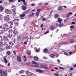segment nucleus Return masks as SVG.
Here are the masks:
<instances>
[{
	"label": "nucleus",
	"instance_id": "1",
	"mask_svg": "<svg viewBox=\"0 0 76 76\" xmlns=\"http://www.w3.org/2000/svg\"><path fill=\"white\" fill-rule=\"evenodd\" d=\"M2 29L4 30V31H7V30H8L10 28H8L9 27V26L7 25V24L6 23H2Z\"/></svg>",
	"mask_w": 76,
	"mask_h": 76
},
{
	"label": "nucleus",
	"instance_id": "2",
	"mask_svg": "<svg viewBox=\"0 0 76 76\" xmlns=\"http://www.w3.org/2000/svg\"><path fill=\"white\" fill-rule=\"evenodd\" d=\"M9 34L7 35V36L9 37V38L12 37V35H13V34H12V31L11 30H10L9 31Z\"/></svg>",
	"mask_w": 76,
	"mask_h": 76
},
{
	"label": "nucleus",
	"instance_id": "3",
	"mask_svg": "<svg viewBox=\"0 0 76 76\" xmlns=\"http://www.w3.org/2000/svg\"><path fill=\"white\" fill-rule=\"evenodd\" d=\"M5 12L7 14H9H9H11V13H12V11L7 9H6L5 10Z\"/></svg>",
	"mask_w": 76,
	"mask_h": 76
},
{
	"label": "nucleus",
	"instance_id": "4",
	"mask_svg": "<svg viewBox=\"0 0 76 76\" xmlns=\"http://www.w3.org/2000/svg\"><path fill=\"white\" fill-rule=\"evenodd\" d=\"M4 20H6V22H9L10 20V18H9V16L8 15V16L5 17L4 18Z\"/></svg>",
	"mask_w": 76,
	"mask_h": 76
},
{
	"label": "nucleus",
	"instance_id": "5",
	"mask_svg": "<svg viewBox=\"0 0 76 76\" xmlns=\"http://www.w3.org/2000/svg\"><path fill=\"white\" fill-rule=\"evenodd\" d=\"M36 71L37 72H38V73H44V71L43 70H41L40 69H36Z\"/></svg>",
	"mask_w": 76,
	"mask_h": 76
},
{
	"label": "nucleus",
	"instance_id": "6",
	"mask_svg": "<svg viewBox=\"0 0 76 76\" xmlns=\"http://www.w3.org/2000/svg\"><path fill=\"white\" fill-rule=\"evenodd\" d=\"M1 76H7V72L6 71H4L1 74Z\"/></svg>",
	"mask_w": 76,
	"mask_h": 76
},
{
	"label": "nucleus",
	"instance_id": "7",
	"mask_svg": "<svg viewBox=\"0 0 76 76\" xmlns=\"http://www.w3.org/2000/svg\"><path fill=\"white\" fill-rule=\"evenodd\" d=\"M17 59L19 63H20V62L22 61V59L20 56H18L17 57Z\"/></svg>",
	"mask_w": 76,
	"mask_h": 76
},
{
	"label": "nucleus",
	"instance_id": "8",
	"mask_svg": "<svg viewBox=\"0 0 76 76\" xmlns=\"http://www.w3.org/2000/svg\"><path fill=\"white\" fill-rule=\"evenodd\" d=\"M16 20H17V19H14V20H12V22H13L14 23V24H16V25H18V22H16Z\"/></svg>",
	"mask_w": 76,
	"mask_h": 76
},
{
	"label": "nucleus",
	"instance_id": "9",
	"mask_svg": "<svg viewBox=\"0 0 76 76\" xmlns=\"http://www.w3.org/2000/svg\"><path fill=\"white\" fill-rule=\"evenodd\" d=\"M73 13L72 12H69L68 14L66 16V18H67L68 17H70V15H72Z\"/></svg>",
	"mask_w": 76,
	"mask_h": 76
},
{
	"label": "nucleus",
	"instance_id": "10",
	"mask_svg": "<svg viewBox=\"0 0 76 76\" xmlns=\"http://www.w3.org/2000/svg\"><path fill=\"white\" fill-rule=\"evenodd\" d=\"M58 11H61V10H63V9L62 8V7L60 6H59L58 7Z\"/></svg>",
	"mask_w": 76,
	"mask_h": 76
},
{
	"label": "nucleus",
	"instance_id": "11",
	"mask_svg": "<svg viewBox=\"0 0 76 76\" xmlns=\"http://www.w3.org/2000/svg\"><path fill=\"white\" fill-rule=\"evenodd\" d=\"M18 30L16 29L14 30L13 31V34H14L15 35H16V34H18Z\"/></svg>",
	"mask_w": 76,
	"mask_h": 76
},
{
	"label": "nucleus",
	"instance_id": "12",
	"mask_svg": "<svg viewBox=\"0 0 76 76\" xmlns=\"http://www.w3.org/2000/svg\"><path fill=\"white\" fill-rule=\"evenodd\" d=\"M25 16V14L24 13L23 14H20V18H23Z\"/></svg>",
	"mask_w": 76,
	"mask_h": 76
},
{
	"label": "nucleus",
	"instance_id": "13",
	"mask_svg": "<svg viewBox=\"0 0 76 76\" xmlns=\"http://www.w3.org/2000/svg\"><path fill=\"white\" fill-rule=\"evenodd\" d=\"M22 9L23 10H26V7L25 6H24L22 7Z\"/></svg>",
	"mask_w": 76,
	"mask_h": 76
},
{
	"label": "nucleus",
	"instance_id": "14",
	"mask_svg": "<svg viewBox=\"0 0 76 76\" xmlns=\"http://www.w3.org/2000/svg\"><path fill=\"white\" fill-rule=\"evenodd\" d=\"M38 57H35L34 58V59L35 60V61H38Z\"/></svg>",
	"mask_w": 76,
	"mask_h": 76
},
{
	"label": "nucleus",
	"instance_id": "15",
	"mask_svg": "<svg viewBox=\"0 0 76 76\" xmlns=\"http://www.w3.org/2000/svg\"><path fill=\"white\" fill-rule=\"evenodd\" d=\"M32 64H37V65H39V64L35 61H33L32 62Z\"/></svg>",
	"mask_w": 76,
	"mask_h": 76
},
{
	"label": "nucleus",
	"instance_id": "16",
	"mask_svg": "<svg viewBox=\"0 0 76 76\" xmlns=\"http://www.w3.org/2000/svg\"><path fill=\"white\" fill-rule=\"evenodd\" d=\"M27 54L28 55V56H30L31 54V51L28 50L27 52Z\"/></svg>",
	"mask_w": 76,
	"mask_h": 76
},
{
	"label": "nucleus",
	"instance_id": "17",
	"mask_svg": "<svg viewBox=\"0 0 76 76\" xmlns=\"http://www.w3.org/2000/svg\"><path fill=\"white\" fill-rule=\"evenodd\" d=\"M25 72V70H21V71L19 72V73L20 74H22V73H23Z\"/></svg>",
	"mask_w": 76,
	"mask_h": 76
},
{
	"label": "nucleus",
	"instance_id": "18",
	"mask_svg": "<svg viewBox=\"0 0 76 76\" xmlns=\"http://www.w3.org/2000/svg\"><path fill=\"white\" fill-rule=\"evenodd\" d=\"M58 16H59V15H58V14H56L54 15V17L55 18H57L58 17Z\"/></svg>",
	"mask_w": 76,
	"mask_h": 76
},
{
	"label": "nucleus",
	"instance_id": "19",
	"mask_svg": "<svg viewBox=\"0 0 76 76\" xmlns=\"http://www.w3.org/2000/svg\"><path fill=\"white\" fill-rule=\"evenodd\" d=\"M20 38H21V36H20V35H18L17 36V39H20Z\"/></svg>",
	"mask_w": 76,
	"mask_h": 76
},
{
	"label": "nucleus",
	"instance_id": "20",
	"mask_svg": "<svg viewBox=\"0 0 76 76\" xmlns=\"http://www.w3.org/2000/svg\"><path fill=\"white\" fill-rule=\"evenodd\" d=\"M34 16V13L33 12L32 13V14L31 15H29V17L30 18H31V16Z\"/></svg>",
	"mask_w": 76,
	"mask_h": 76
},
{
	"label": "nucleus",
	"instance_id": "21",
	"mask_svg": "<svg viewBox=\"0 0 76 76\" xmlns=\"http://www.w3.org/2000/svg\"><path fill=\"white\" fill-rule=\"evenodd\" d=\"M28 38V36H26L25 37H24L23 38V39H27Z\"/></svg>",
	"mask_w": 76,
	"mask_h": 76
},
{
	"label": "nucleus",
	"instance_id": "22",
	"mask_svg": "<svg viewBox=\"0 0 76 76\" xmlns=\"http://www.w3.org/2000/svg\"><path fill=\"white\" fill-rule=\"evenodd\" d=\"M5 39H1V42H2V44H3L4 41H5Z\"/></svg>",
	"mask_w": 76,
	"mask_h": 76
},
{
	"label": "nucleus",
	"instance_id": "23",
	"mask_svg": "<svg viewBox=\"0 0 76 76\" xmlns=\"http://www.w3.org/2000/svg\"><path fill=\"white\" fill-rule=\"evenodd\" d=\"M0 10L1 11H3V7L1 6H0Z\"/></svg>",
	"mask_w": 76,
	"mask_h": 76
},
{
	"label": "nucleus",
	"instance_id": "24",
	"mask_svg": "<svg viewBox=\"0 0 76 76\" xmlns=\"http://www.w3.org/2000/svg\"><path fill=\"white\" fill-rule=\"evenodd\" d=\"M12 48V46H10V45H9V46H8V47H7V49H10V48L11 49Z\"/></svg>",
	"mask_w": 76,
	"mask_h": 76
},
{
	"label": "nucleus",
	"instance_id": "25",
	"mask_svg": "<svg viewBox=\"0 0 76 76\" xmlns=\"http://www.w3.org/2000/svg\"><path fill=\"white\" fill-rule=\"evenodd\" d=\"M4 61L5 63H7V59H6V58H4Z\"/></svg>",
	"mask_w": 76,
	"mask_h": 76
},
{
	"label": "nucleus",
	"instance_id": "26",
	"mask_svg": "<svg viewBox=\"0 0 76 76\" xmlns=\"http://www.w3.org/2000/svg\"><path fill=\"white\" fill-rule=\"evenodd\" d=\"M28 76H34V74L32 73H29Z\"/></svg>",
	"mask_w": 76,
	"mask_h": 76
},
{
	"label": "nucleus",
	"instance_id": "27",
	"mask_svg": "<svg viewBox=\"0 0 76 76\" xmlns=\"http://www.w3.org/2000/svg\"><path fill=\"white\" fill-rule=\"evenodd\" d=\"M44 51L45 53H47L48 52V50L47 49H45Z\"/></svg>",
	"mask_w": 76,
	"mask_h": 76
},
{
	"label": "nucleus",
	"instance_id": "28",
	"mask_svg": "<svg viewBox=\"0 0 76 76\" xmlns=\"http://www.w3.org/2000/svg\"><path fill=\"white\" fill-rule=\"evenodd\" d=\"M54 56H55V55L53 54H52L50 55V57H52V58H53Z\"/></svg>",
	"mask_w": 76,
	"mask_h": 76
},
{
	"label": "nucleus",
	"instance_id": "29",
	"mask_svg": "<svg viewBox=\"0 0 76 76\" xmlns=\"http://www.w3.org/2000/svg\"><path fill=\"white\" fill-rule=\"evenodd\" d=\"M58 22L59 23H61V19L60 18H59L58 19Z\"/></svg>",
	"mask_w": 76,
	"mask_h": 76
},
{
	"label": "nucleus",
	"instance_id": "30",
	"mask_svg": "<svg viewBox=\"0 0 76 76\" xmlns=\"http://www.w3.org/2000/svg\"><path fill=\"white\" fill-rule=\"evenodd\" d=\"M39 66V67H40L41 68H42L44 67V65H40Z\"/></svg>",
	"mask_w": 76,
	"mask_h": 76
},
{
	"label": "nucleus",
	"instance_id": "31",
	"mask_svg": "<svg viewBox=\"0 0 76 76\" xmlns=\"http://www.w3.org/2000/svg\"><path fill=\"white\" fill-rule=\"evenodd\" d=\"M9 23H10V25H13V22H12V21H11L10 22H9Z\"/></svg>",
	"mask_w": 76,
	"mask_h": 76
},
{
	"label": "nucleus",
	"instance_id": "32",
	"mask_svg": "<svg viewBox=\"0 0 76 76\" xmlns=\"http://www.w3.org/2000/svg\"><path fill=\"white\" fill-rule=\"evenodd\" d=\"M54 75L56 76H59L60 75L58 73H54Z\"/></svg>",
	"mask_w": 76,
	"mask_h": 76
},
{
	"label": "nucleus",
	"instance_id": "33",
	"mask_svg": "<svg viewBox=\"0 0 76 76\" xmlns=\"http://www.w3.org/2000/svg\"><path fill=\"white\" fill-rule=\"evenodd\" d=\"M7 54H8V55H10V51H8L7 53Z\"/></svg>",
	"mask_w": 76,
	"mask_h": 76
},
{
	"label": "nucleus",
	"instance_id": "34",
	"mask_svg": "<svg viewBox=\"0 0 76 76\" xmlns=\"http://www.w3.org/2000/svg\"><path fill=\"white\" fill-rule=\"evenodd\" d=\"M50 28L51 30H54V26H52Z\"/></svg>",
	"mask_w": 76,
	"mask_h": 76
},
{
	"label": "nucleus",
	"instance_id": "35",
	"mask_svg": "<svg viewBox=\"0 0 76 76\" xmlns=\"http://www.w3.org/2000/svg\"><path fill=\"white\" fill-rule=\"evenodd\" d=\"M2 34V31L0 30V38H1V37H2V36L0 35V34Z\"/></svg>",
	"mask_w": 76,
	"mask_h": 76
},
{
	"label": "nucleus",
	"instance_id": "36",
	"mask_svg": "<svg viewBox=\"0 0 76 76\" xmlns=\"http://www.w3.org/2000/svg\"><path fill=\"white\" fill-rule=\"evenodd\" d=\"M37 11L38 12H40L41 11V9H38L37 10Z\"/></svg>",
	"mask_w": 76,
	"mask_h": 76
},
{
	"label": "nucleus",
	"instance_id": "37",
	"mask_svg": "<svg viewBox=\"0 0 76 76\" xmlns=\"http://www.w3.org/2000/svg\"><path fill=\"white\" fill-rule=\"evenodd\" d=\"M36 15L37 16V17H38L39 16V13L38 12H36Z\"/></svg>",
	"mask_w": 76,
	"mask_h": 76
},
{
	"label": "nucleus",
	"instance_id": "38",
	"mask_svg": "<svg viewBox=\"0 0 76 76\" xmlns=\"http://www.w3.org/2000/svg\"><path fill=\"white\" fill-rule=\"evenodd\" d=\"M36 52L37 53H39V50L38 49H37L36 50Z\"/></svg>",
	"mask_w": 76,
	"mask_h": 76
},
{
	"label": "nucleus",
	"instance_id": "39",
	"mask_svg": "<svg viewBox=\"0 0 76 76\" xmlns=\"http://www.w3.org/2000/svg\"><path fill=\"white\" fill-rule=\"evenodd\" d=\"M35 3H33L31 4V6L32 7L35 6Z\"/></svg>",
	"mask_w": 76,
	"mask_h": 76
},
{
	"label": "nucleus",
	"instance_id": "40",
	"mask_svg": "<svg viewBox=\"0 0 76 76\" xmlns=\"http://www.w3.org/2000/svg\"><path fill=\"white\" fill-rule=\"evenodd\" d=\"M26 74H29V71H26Z\"/></svg>",
	"mask_w": 76,
	"mask_h": 76
},
{
	"label": "nucleus",
	"instance_id": "41",
	"mask_svg": "<svg viewBox=\"0 0 76 76\" xmlns=\"http://www.w3.org/2000/svg\"><path fill=\"white\" fill-rule=\"evenodd\" d=\"M42 20L43 21H44L45 20H46V18H43V19H42Z\"/></svg>",
	"mask_w": 76,
	"mask_h": 76
},
{
	"label": "nucleus",
	"instance_id": "42",
	"mask_svg": "<svg viewBox=\"0 0 76 76\" xmlns=\"http://www.w3.org/2000/svg\"><path fill=\"white\" fill-rule=\"evenodd\" d=\"M31 67H38V66L36 65H32Z\"/></svg>",
	"mask_w": 76,
	"mask_h": 76
},
{
	"label": "nucleus",
	"instance_id": "43",
	"mask_svg": "<svg viewBox=\"0 0 76 76\" xmlns=\"http://www.w3.org/2000/svg\"><path fill=\"white\" fill-rule=\"evenodd\" d=\"M8 47V44H7L5 46V48L7 49V47Z\"/></svg>",
	"mask_w": 76,
	"mask_h": 76
},
{
	"label": "nucleus",
	"instance_id": "44",
	"mask_svg": "<svg viewBox=\"0 0 76 76\" xmlns=\"http://www.w3.org/2000/svg\"><path fill=\"white\" fill-rule=\"evenodd\" d=\"M64 54L65 55H66V56H68V54H69L68 53H67L66 52H65L64 53Z\"/></svg>",
	"mask_w": 76,
	"mask_h": 76
},
{
	"label": "nucleus",
	"instance_id": "45",
	"mask_svg": "<svg viewBox=\"0 0 76 76\" xmlns=\"http://www.w3.org/2000/svg\"><path fill=\"white\" fill-rule=\"evenodd\" d=\"M44 68L46 69H48V67H47V66H44Z\"/></svg>",
	"mask_w": 76,
	"mask_h": 76
},
{
	"label": "nucleus",
	"instance_id": "46",
	"mask_svg": "<svg viewBox=\"0 0 76 76\" xmlns=\"http://www.w3.org/2000/svg\"><path fill=\"white\" fill-rule=\"evenodd\" d=\"M7 41H6V40H5L4 42V43L5 44H6V43H7Z\"/></svg>",
	"mask_w": 76,
	"mask_h": 76
},
{
	"label": "nucleus",
	"instance_id": "47",
	"mask_svg": "<svg viewBox=\"0 0 76 76\" xmlns=\"http://www.w3.org/2000/svg\"><path fill=\"white\" fill-rule=\"evenodd\" d=\"M42 2H40V3L38 4V6H39L40 5H42Z\"/></svg>",
	"mask_w": 76,
	"mask_h": 76
},
{
	"label": "nucleus",
	"instance_id": "48",
	"mask_svg": "<svg viewBox=\"0 0 76 76\" xmlns=\"http://www.w3.org/2000/svg\"><path fill=\"white\" fill-rule=\"evenodd\" d=\"M48 33H49V31H47L44 34H45V35H46V34H48Z\"/></svg>",
	"mask_w": 76,
	"mask_h": 76
},
{
	"label": "nucleus",
	"instance_id": "49",
	"mask_svg": "<svg viewBox=\"0 0 76 76\" xmlns=\"http://www.w3.org/2000/svg\"><path fill=\"white\" fill-rule=\"evenodd\" d=\"M74 27H75V26H70V28H74Z\"/></svg>",
	"mask_w": 76,
	"mask_h": 76
},
{
	"label": "nucleus",
	"instance_id": "50",
	"mask_svg": "<svg viewBox=\"0 0 76 76\" xmlns=\"http://www.w3.org/2000/svg\"><path fill=\"white\" fill-rule=\"evenodd\" d=\"M29 10H28L26 11V13H29Z\"/></svg>",
	"mask_w": 76,
	"mask_h": 76
},
{
	"label": "nucleus",
	"instance_id": "51",
	"mask_svg": "<svg viewBox=\"0 0 76 76\" xmlns=\"http://www.w3.org/2000/svg\"><path fill=\"white\" fill-rule=\"evenodd\" d=\"M8 72H9L10 73V72H11L12 70H11V69H9L8 70Z\"/></svg>",
	"mask_w": 76,
	"mask_h": 76
},
{
	"label": "nucleus",
	"instance_id": "52",
	"mask_svg": "<svg viewBox=\"0 0 76 76\" xmlns=\"http://www.w3.org/2000/svg\"><path fill=\"white\" fill-rule=\"evenodd\" d=\"M1 29H3V27H2V26L1 25L0 26V30Z\"/></svg>",
	"mask_w": 76,
	"mask_h": 76
},
{
	"label": "nucleus",
	"instance_id": "53",
	"mask_svg": "<svg viewBox=\"0 0 76 76\" xmlns=\"http://www.w3.org/2000/svg\"><path fill=\"white\" fill-rule=\"evenodd\" d=\"M54 69H56V70H58V68L57 67H54Z\"/></svg>",
	"mask_w": 76,
	"mask_h": 76
},
{
	"label": "nucleus",
	"instance_id": "54",
	"mask_svg": "<svg viewBox=\"0 0 76 76\" xmlns=\"http://www.w3.org/2000/svg\"><path fill=\"white\" fill-rule=\"evenodd\" d=\"M10 2L12 3V2H13V0H9Z\"/></svg>",
	"mask_w": 76,
	"mask_h": 76
},
{
	"label": "nucleus",
	"instance_id": "55",
	"mask_svg": "<svg viewBox=\"0 0 76 76\" xmlns=\"http://www.w3.org/2000/svg\"><path fill=\"white\" fill-rule=\"evenodd\" d=\"M44 26V25H43V24H42L40 26V27L41 28H42Z\"/></svg>",
	"mask_w": 76,
	"mask_h": 76
},
{
	"label": "nucleus",
	"instance_id": "56",
	"mask_svg": "<svg viewBox=\"0 0 76 76\" xmlns=\"http://www.w3.org/2000/svg\"><path fill=\"white\" fill-rule=\"evenodd\" d=\"M3 73V71L0 70V73H1H1Z\"/></svg>",
	"mask_w": 76,
	"mask_h": 76
},
{
	"label": "nucleus",
	"instance_id": "57",
	"mask_svg": "<svg viewBox=\"0 0 76 76\" xmlns=\"http://www.w3.org/2000/svg\"><path fill=\"white\" fill-rule=\"evenodd\" d=\"M72 25H75V22H72Z\"/></svg>",
	"mask_w": 76,
	"mask_h": 76
},
{
	"label": "nucleus",
	"instance_id": "58",
	"mask_svg": "<svg viewBox=\"0 0 76 76\" xmlns=\"http://www.w3.org/2000/svg\"><path fill=\"white\" fill-rule=\"evenodd\" d=\"M3 50V49L2 48H0V52H1Z\"/></svg>",
	"mask_w": 76,
	"mask_h": 76
},
{
	"label": "nucleus",
	"instance_id": "59",
	"mask_svg": "<svg viewBox=\"0 0 76 76\" xmlns=\"http://www.w3.org/2000/svg\"><path fill=\"white\" fill-rule=\"evenodd\" d=\"M24 58H25V60H24V61H26V56H24Z\"/></svg>",
	"mask_w": 76,
	"mask_h": 76
},
{
	"label": "nucleus",
	"instance_id": "60",
	"mask_svg": "<svg viewBox=\"0 0 76 76\" xmlns=\"http://www.w3.org/2000/svg\"><path fill=\"white\" fill-rule=\"evenodd\" d=\"M58 63H60V60L59 59H58L57 60Z\"/></svg>",
	"mask_w": 76,
	"mask_h": 76
},
{
	"label": "nucleus",
	"instance_id": "61",
	"mask_svg": "<svg viewBox=\"0 0 76 76\" xmlns=\"http://www.w3.org/2000/svg\"><path fill=\"white\" fill-rule=\"evenodd\" d=\"M12 42H10L9 43L10 45H12Z\"/></svg>",
	"mask_w": 76,
	"mask_h": 76
},
{
	"label": "nucleus",
	"instance_id": "62",
	"mask_svg": "<svg viewBox=\"0 0 76 76\" xmlns=\"http://www.w3.org/2000/svg\"><path fill=\"white\" fill-rule=\"evenodd\" d=\"M43 58H44V59H47V57H45L44 56H43Z\"/></svg>",
	"mask_w": 76,
	"mask_h": 76
},
{
	"label": "nucleus",
	"instance_id": "63",
	"mask_svg": "<svg viewBox=\"0 0 76 76\" xmlns=\"http://www.w3.org/2000/svg\"><path fill=\"white\" fill-rule=\"evenodd\" d=\"M27 64H28V65L30 64V62H27Z\"/></svg>",
	"mask_w": 76,
	"mask_h": 76
},
{
	"label": "nucleus",
	"instance_id": "64",
	"mask_svg": "<svg viewBox=\"0 0 76 76\" xmlns=\"http://www.w3.org/2000/svg\"><path fill=\"white\" fill-rule=\"evenodd\" d=\"M24 44L25 45H26V44H27V42H24Z\"/></svg>",
	"mask_w": 76,
	"mask_h": 76
}]
</instances>
